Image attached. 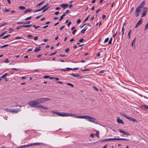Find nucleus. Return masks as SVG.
Returning <instances> with one entry per match:
<instances>
[{"label":"nucleus","mask_w":148,"mask_h":148,"mask_svg":"<svg viewBox=\"0 0 148 148\" xmlns=\"http://www.w3.org/2000/svg\"><path fill=\"white\" fill-rule=\"evenodd\" d=\"M52 112L56 114L59 116H74L75 118H80V119H87V120L90 122L97 124L95 123L94 121H93V120H95V119L94 117L89 116L87 115H83L82 116H75V114H72V113H69L63 112H60L54 111H52Z\"/></svg>","instance_id":"obj_1"},{"label":"nucleus","mask_w":148,"mask_h":148,"mask_svg":"<svg viewBox=\"0 0 148 148\" xmlns=\"http://www.w3.org/2000/svg\"><path fill=\"white\" fill-rule=\"evenodd\" d=\"M38 105L39 104L42 103L46 102L47 101L50 100V99L48 98H41L36 99Z\"/></svg>","instance_id":"obj_2"},{"label":"nucleus","mask_w":148,"mask_h":148,"mask_svg":"<svg viewBox=\"0 0 148 148\" xmlns=\"http://www.w3.org/2000/svg\"><path fill=\"white\" fill-rule=\"evenodd\" d=\"M28 104L31 107H38V105L36 100L29 101Z\"/></svg>","instance_id":"obj_3"},{"label":"nucleus","mask_w":148,"mask_h":148,"mask_svg":"<svg viewBox=\"0 0 148 148\" xmlns=\"http://www.w3.org/2000/svg\"><path fill=\"white\" fill-rule=\"evenodd\" d=\"M141 10V8L138 7L136 8L135 11V14L136 17H137L139 15Z\"/></svg>","instance_id":"obj_4"},{"label":"nucleus","mask_w":148,"mask_h":148,"mask_svg":"<svg viewBox=\"0 0 148 148\" xmlns=\"http://www.w3.org/2000/svg\"><path fill=\"white\" fill-rule=\"evenodd\" d=\"M141 108L144 110H147L148 109V105H144L141 106Z\"/></svg>","instance_id":"obj_5"},{"label":"nucleus","mask_w":148,"mask_h":148,"mask_svg":"<svg viewBox=\"0 0 148 148\" xmlns=\"http://www.w3.org/2000/svg\"><path fill=\"white\" fill-rule=\"evenodd\" d=\"M119 131L121 133H123V134H125V135H130V134L127 132H125L124 131H123L122 130H121V129H119Z\"/></svg>","instance_id":"obj_6"},{"label":"nucleus","mask_w":148,"mask_h":148,"mask_svg":"<svg viewBox=\"0 0 148 148\" xmlns=\"http://www.w3.org/2000/svg\"><path fill=\"white\" fill-rule=\"evenodd\" d=\"M127 119L134 122H137V121L132 117L128 116Z\"/></svg>","instance_id":"obj_7"},{"label":"nucleus","mask_w":148,"mask_h":148,"mask_svg":"<svg viewBox=\"0 0 148 148\" xmlns=\"http://www.w3.org/2000/svg\"><path fill=\"white\" fill-rule=\"evenodd\" d=\"M38 108H40L41 109L44 110H47L48 109V108L45 106H42L41 105H39Z\"/></svg>","instance_id":"obj_8"},{"label":"nucleus","mask_w":148,"mask_h":148,"mask_svg":"<svg viewBox=\"0 0 148 148\" xmlns=\"http://www.w3.org/2000/svg\"><path fill=\"white\" fill-rule=\"evenodd\" d=\"M117 121L118 123L123 124L122 120L120 119L119 117L117 118Z\"/></svg>","instance_id":"obj_9"},{"label":"nucleus","mask_w":148,"mask_h":148,"mask_svg":"<svg viewBox=\"0 0 148 148\" xmlns=\"http://www.w3.org/2000/svg\"><path fill=\"white\" fill-rule=\"evenodd\" d=\"M42 144L41 143H33L32 144H29L30 147L34 146V145H40Z\"/></svg>","instance_id":"obj_10"},{"label":"nucleus","mask_w":148,"mask_h":148,"mask_svg":"<svg viewBox=\"0 0 148 148\" xmlns=\"http://www.w3.org/2000/svg\"><path fill=\"white\" fill-rule=\"evenodd\" d=\"M60 6L62 7L63 8H64L68 7L69 6V5L68 4L66 3V4H61Z\"/></svg>","instance_id":"obj_11"},{"label":"nucleus","mask_w":148,"mask_h":148,"mask_svg":"<svg viewBox=\"0 0 148 148\" xmlns=\"http://www.w3.org/2000/svg\"><path fill=\"white\" fill-rule=\"evenodd\" d=\"M12 112L14 113H17L18 111H20V110H19L18 109H14L12 108Z\"/></svg>","instance_id":"obj_12"},{"label":"nucleus","mask_w":148,"mask_h":148,"mask_svg":"<svg viewBox=\"0 0 148 148\" xmlns=\"http://www.w3.org/2000/svg\"><path fill=\"white\" fill-rule=\"evenodd\" d=\"M4 110L7 112H12V109L6 108Z\"/></svg>","instance_id":"obj_13"},{"label":"nucleus","mask_w":148,"mask_h":148,"mask_svg":"<svg viewBox=\"0 0 148 148\" xmlns=\"http://www.w3.org/2000/svg\"><path fill=\"white\" fill-rule=\"evenodd\" d=\"M145 4V2L144 1H143L141 3V4H140V5H139L138 7L142 8L143 7L144 5Z\"/></svg>","instance_id":"obj_14"},{"label":"nucleus","mask_w":148,"mask_h":148,"mask_svg":"<svg viewBox=\"0 0 148 148\" xmlns=\"http://www.w3.org/2000/svg\"><path fill=\"white\" fill-rule=\"evenodd\" d=\"M70 75L75 77H78L79 76V75L78 74H77V73L76 74H74V73H72V74H70Z\"/></svg>","instance_id":"obj_15"},{"label":"nucleus","mask_w":148,"mask_h":148,"mask_svg":"<svg viewBox=\"0 0 148 148\" xmlns=\"http://www.w3.org/2000/svg\"><path fill=\"white\" fill-rule=\"evenodd\" d=\"M72 70V69L71 68H66V69H62L61 70L62 71H68L69 70Z\"/></svg>","instance_id":"obj_16"},{"label":"nucleus","mask_w":148,"mask_h":148,"mask_svg":"<svg viewBox=\"0 0 148 148\" xmlns=\"http://www.w3.org/2000/svg\"><path fill=\"white\" fill-rule=\"evenodd\" d=\"M40 47H39L38 48L36 47L35 49L34 50V51L35 52H38V51H39L41 49H40Z\"/></svg>","instance_id":"obj_17"},{"label":"nucleus","mask_w":148,"mask_h":148,"mask_svg":"<svg viewBox=\"0 0 148 148\" xmlns=\"http://www.w3.org/2000/svg\"><path fill=\"white\" fill-rule=\"evenodd\" d=\"M119 138H109L108 139V141L110 140H119Z\"/></svg>","instance_id":"obj_18"},{"label":"nucleus","mask_w":148,"mask_h":148,"mask_svg":"<svg viewBox=\"0 0 148 148\" xmlns=\"http://www.w3.org/2000/svg\"><path fill=\"white\" fill-rule=\"evenodd\" d=\"M147 7H145L143 8V10L142 11V12L143 13H147Z\"/></svg>","instance_id":"obj_19"},{"label":"nucleus","mask_w":148,"mask_h":148,"mask_svg":"<svg viewBox=\"0 0 148 148\" xmlns=\"http://www.w3.org/2000/svg\"><path fill=\"white\" fill-rule=\"evenodd\" d=\"M49 5V4L48 3H47L45 5L43 6L41 8V9L42 10H44L45 8L47 7Z\"/></svg>","instance_id":"obj_20"},{"label":"nucleus","mask_w":148,"mask_h":148,"mask_svg":"<svg viewBox=\"0 0 148 148\" xmlns=\"http://www.w3.org/2000/svg\"><path fill=\"white\" fill-rule=\"evenodd\" d=\"M142 23V19L139 20L137 23V25H140Z\"/></svg>","instance_id":"obj_21"},{"label":"nucleus","mask_w":148,"mask_h":148,"mask_svg":"<svg viewBox=\"0 0 148 148\" xmlns=\"http://www.w3.org/2000/svg\"><path fill=\"white\" fill-rule=\"evenodd\" d=\"M32 26V24L29 25H23V27H26V28L30 27Z\"/></svg>","instance_id":"obj_22"},{"label":"nucleus","mask_w":148,"mask_h":148,"mask_svg":"<svg viewBox=\"0 0 148 148\" xmlns=\"http://www.w3.org/2000/svg\"><path fill=\"white\" fill-rule=\"evenodd\" d=\"M121 114L124 117L127 119L128 116L126 115V114L125 113H121Z\"/></svg>","instance_id":"obj_23"},{"label":"nucleus","mask_w":148,"mask_h":148,"mask_svg":"<svg viewBox=\"0 0 148 148\" xmlns=\"http://www.w3.org/2000/svg\"><path fill=\"white\" fill-rule=\"evenodd\" d=\"M32 10L31 9H28L24 11V13H26L28 12H31Z\"/></svg>","instance_id":"obj_24"},{"label":"nucleus","mask_w":148,"mask_h":148,"mask_svg":"<svg viewBox=\"0 0 148 148\" xmlns=\"http://www.w3.org/2000/svg\"><path fill=\"white\" fill-rule=\"evenodd\" d=\"M8 75V74L7 73H5L3 75L1 76L0 78H5V77H6V76H7Z\"/></svg>","instance_id":"obj_25"},{"label":"nucleus","mask_w":148,"mask_h":148,"mask_svg":"<svg viewBox=\"0 0 148 148\" xmlns=\"http://www.w3.org/2000/svg\"><path fill=\"white\" fill-rule=\"evenodd\" d=\"M19 8L22 10H23L25 9V8L24 6H21L19 7Z\"/></svg>","instance_id":"obj_26"},{"label":"nucleus","mask_w":148,"mask_h":148,"mask_svg":"<svg viewBox=\"0 0 148 148\" xmlns=\"http://www.w3.org/2000/svg\"><path fill=\"white\" fill-rule=\"evenodd\" d=\"M119 140H124L126 141H128L129 140V139L124 138H119Z\"/></svg>","instance_id":"obj_27"},{"label":"nucleus","mask_w":148,"mask_h":148,"mask_svg":"<svg viewBox=\"0 0 148 148\" xmlns=\"http://www.w3.org/2000/svg\"><path fill=\"white\" fill-rule=\"evenodd\" d=\"M112 38H110L109 41L108 42V44L110 45V44H112Z\"/></svg>","instance_id":"obj_28"},{"label":"nucleus","mask_w":148,"mask_h":148,"mask_svg":"<svg viewBox=\"0 0 148 148\" xmlns=\"http://www.w3.org/2000/svg\"><path fill=\"white\" fill-rule=\"evenodd\" d=\"M10 36V35H7L5 36H3L2 38V39H3L7 38H8Z\"/></svg>","instance_id":"obj_29"},{"label":"nucleus","mask_w":148,"mask_h":148,"mask_svg":"<svg viewBox=\"0 0 148 148\" xmlns=\"http://www.w3.org/2000/svg\"><path fill=\"white\" fill-rule=\"evenodd\" d=\"M121 32H122V36H123V35L124 34V28L123 27V26L122 27V30H121Z\"/></svg>","instance_id":"obj_30"},{"label":"nucleus","mask_w":148,"mask_h":148,"mask_svg":"<svg viewBox=\"0 0 148 148\" xmlns=\"http://www.w3.org/2000/svg\"><path fill=\"white\" fill-rule=\"evenodd\" d=\"M99 131H97L96 133V135L97 136V137L98 138H99Z\"/></svg>","instance_id":"obj_31"},{"label":"nucleus","mask_w":148,"mask_h":148,"mask_svg":"<svg viewBox=\"0 0 148 148\" xmlns=\"http://www.w3.org/2000/svg\"><path fill=\"white\" fill-rule=\"evenodd\" d=\"M148 28V23L145 25V28L144 29V30H145L146 29Z\"/></svg>","instance_id":"obj_32"},{"label":"nucleus","mask_w":148,"mask_h":148,"mask_svg":"<svg viewBox=\"0 0 148 148\" xmlns=\"http://www.w3.org/2000/svg\"><path fill=\"white\" fill-rule=\"evenodd\" d=\"M66 84L67 85L69 86H71L72 87H73L74 86V85L70 83H67Z\"/></svg>","instance_id":"obj_33"},{"label":"nucleus","mask_w":148,"mask_h":148,"mask_svg":"<svg viewBox=\"0 0 148 148\" xmlns=\"http://www.w3.org/2000/svg\"><path fill=\"white\" fill-rule=\"evenodd\" d=\"M23 39V38L22 37L20 36L18 37H16L15 38V39Z\"/></svg>","instance_id":"obj_34"},{"label":"nucleus","mask_w":148,"mask_h":148,"mask_svg":"<svg viewBox=\"0 0 148 148\" xmlns=\"http://www.w3.org/2000/svg\"><path fill=\"white\" fill-rule=\"evenodd\" d=\"M32 18V16H30V17L26 18H25V20H29L31 18Z\"/></svg>","instance_id":"obj_35"},{"label":"nucleus","mask_w":148,"mask_h":148,"mask_svg":"<svg viewBox=\"0 0 148 148\" xmlns=\"http://www.w3.org/2000/svg\"><path fill=\"white\" fill-rule=\"evenodd\" d=\"M132 31V30H130L129 32L128 33V38L129 39H130V33Z\"/></svg>","instance_id":"obj_36"},{"label":"nucleus","mask_w":148,"mask_h":148,"mask_svg":"<svg viewBox=\"0 0 148 148\" xmlns=\"http://www.w3.org/2000/svg\"><path fill=\"white\" fill-rule=\"evenodd\" d=\"M93 88L97 91H98L99 90L98 89L96 86H93Z\"/></svg>","instance_id":"obj_37"},{"label":"nucleus","mask_w":148,"mask_h":148,"mask_svg":"<svg viewBox=\"0 0 148 148\" xmlns=\"http://www.w3.org/2000/svg\"><path fill=\"white\" fill-rule=\"evenodd\" d=\"M44 1H42V2H41L40 3H39L38 4L37 6H40V5H42V4L43 3H44Z\"/></svg>","instance_id":"obj_38"},{"label":"nucleus","mask_w":148,"mask_h":148,"mask_svg":"<svg viewBox=\"0 0 148 148\" xmlns=\"http://www.w3.org/2000/svg\"><path fill=\"white\" fill-rule=\"evenodd\" d=\"M33 26L34 27L35 29H36L40 27L39 26H36L35 25H33Z\"/></svg>","instance_id":"obj_39"},{"label":"nucleus","mask_w":148,"mask_h":148,"mask_svg":"<svg viewBox=\"0 0 148 148\" xmlns=\"http://www.w3.org/2000/svg\"><path fill=\"white\" fill-rule=\"evenodd\" d=\"M86 31L85 29H84L82 30L81 31V32L82 33V34H84L85 33V32Z\"/></svg>","instance_id":"obj_40"},{"label":"nucleus","mask_w":148,"mask_h":148,"mask_svg":"<svg viewBox=\"0 0 148 148\" xmlns=\"http://www.w3.org/2000/svg\"><path fill=\"white\" fill-rule=\"evenodd\" d=\"M22 27H23V25H21V26L17 27H16V29H20Z\"/></svg>","instance_id":"obj_41"},{"label":"nucleus","mask_w":148,"mask_h":148,"mask_svg":"<svg viewBox=\"0 0 148 148\" xmlns=\"http://www.w3.org/2000/svg\"><path fill=\"white\" fill-rule=\"evenodd\" d=\"M7 31H5L4 32H3L2 34V35L3 36L4 35H5V34H7Z\"/></svg>","instance_id":"obj_42"},{"label":"nucleus","mask_w":148,"mask_h":148,"mask_svg":"<svg viewBox=\"0 0 148 148\" xmlns=\"http://www.w3.org/2000/svg\"><path fill=\"white\" fill-rule=\"evenodd\" d=\"M27 37L29 38H32L33 37V36L32 35H28Z\"/></svg>","instance_id":"obj_43"},{"label":"nucleus","mask_w":148,"mask_h":148,"mask_svg":"<svg viewBox=\"0 0 148 148\" xmlns=\"http://www.w3.org/2000/svg\"><path fill=\"white\" fill-rule=\"evenodd\" d=\"M7 24H8V23L6 22L3 23L0 25V27H1L3 26H4V25H7Z\"/></svg>","instance_id":"obj_44"},{"label":"nucleus","mask_w":148,"mask_h":148,"mask_svg":"<svg viewBox=\"0 0 148 148\" xmlns=\"http://www.w3.org/2000/svg\"><path fill=\"white\" fill-rule=\"evenodd\" d=\"M69 48H67L65 50V52L67 53L69 51Z\"/></svg>","instance_id":"obj_45"},{"label":"nucleus","mask_w":148,"mask_h":148,"mask_svg":"<svg viewBox=\"0 0 148 148\" xmlns=\"http://www.w3.org/2000/svg\"><path fill=\"white\" fill-rule=\"evenodd\" d=\"M108 40H109L108 38H106L104 41V42L105 43V42H107L108 41Z\"/></svg>","instance_id":"obj_46"},{"label":"nucleus","mask_w":148,"mask_h":148,"mask_svg":"<svg viewBox=\"0 0 148 148\" xmlns=\"http://www.w3.org/2000/svg\"><path fill=\"white\" fill-rule=\"evenodd\" d=\"M108 141V139H103V140H101L100 142H103V141Z\"/></svg>","instance_id":"obj_47"},{"label":"nucleus","mask_w":148,"mask_h":148,"mask_svg":"<svg viewBox=\"0 0 148 148\" xmlns=\"http://www.w3.org/2000/svg\"><path fill=\"white\" fill-rule=\"evenodd\" d=\"M17 24H23L24 23V22L23 21H21L19 22H18L17 23Z\"/></svg>","instance_id":"obj_48"},{"label":"nucleus","mask_w":148,"mask_h":148,"mask_svg":"<svg viewBox=\"0 0 148 148\" xmlns=\"http://www.w3.org/2000/svg\"><path fill=\"white\" fill-rule=\"evenodd\" d=\"M49 76L48 75H45L44 76L43 78L45 79L48 78L49 77Z\"/></svg>","instance_id":"obj_49"},{"label":"nucleus","mask_w":148,"mask_h":148,"mask_svg":"<svg viewBox=\"0 0 148 148\" xmlns=\"http://www.w3.org/2000/svg\"><path fill=\"white\" fill-rule=\"evenodd\" d=\"M42 10V9H41V8L40 9H38V10H36V11H35L34 12H39V11H40L41 10Z\"/></svg>","instance_id":"obj_50"},{"label":"nucleus","mask_w":148,"mask_h":148,"mask_svg":"<svg viewBox=\"0 0 148 148\" xmlns=\"http://www.w3.org/2000/svg\"><path fill=\"white\" fill-rule=\"evenodd\" d=\"M146 14V13H145V12L144 13L142 12L141 17H143L144 16H145V15Z\"/></svg>","instance_id":"obj_51"},{"label":"nucleus","mask_w":148,"mask_h":148,"mask_svg":"<svg viewBox=\"0 0 148 148\" xmlns=\"http://www.w3.org/2000/svg\"><path fill=\"white\" fill-rule=\"evenodd\" d=\"M30 21H27L26 22H24V23H23V24H28L30 23Z\"/></svg>","instance_id":"obj_52"},{"label":"nucleus","mask_w":148,"mask_h":148,"mask_svg":"<svg viewBox=\"0 0 148 148\" xmlns=\"http://www.w3.org/2000/svg\"><path fill=\"white\" fill-rule=\"evenodd\" d=\"M9 33H10L11 32H12L13 31V29H10L9 30Z\"/></svg>","instance_id":"obj_53"},{"label":"nucleus","mask_w":148,"mask_h":148,"mask_svg":"<svg viewBox=\"0 0 148 148\" xmlns=\"http://www.w3.org/2000/svg\"><path fill=\"white\" fill-rule=\"evenodd\" d=\"M56 52H55L52 53H51V54H50V55H49V56H52V55H54L56 53Z\"/></svg>","instance_id":"obj_54"},{"label":"nucleus","mask_w":148,"mask_h":148,"mask_svg":"<svg viewBox=\"0 0 148 148\" xmlns=\"http://www.w3.org/2000/svg\"><path fill=\"white\" fill-rule=\"evenodd\" d=\"M77 31L76 29L74 30L72 32V34L73 35H74L75 32H76Z\"/></svg>","instance_id":"obj_55"},{"label":"nucleus","mask_w":148,"mask_h":148,"mask_svg":"<svg viewBox=\"0 0 148 148\" xmlns=\"http://www.w3.org/2000/svg\"><path fill=\"white\" fill-rule=\"evenodd\" d=\"M81 21L80 19H78L77 21V24L79 23H80Z\"/></svg>","instance_id":"obj_56"},{"label":"nucleus","mask_w":148,"mask_h":148,"mask_svg":"<svg viewBox=\"0 0 148 148\" xmlns=\"http://www.w3.org/2000/svg\"><path fill=\"white\" fill-rule=\"evenodd\" d=\"M90 16V15H89L88 16H87L86 18L85 19V20L84 21V22H85V21H86L88 19V18Z\"/></svg>","instance_id":"obj_57"},{"label":"nucleus","mask_w":148,"mask_h":148,"mask_svg":"<svg viewBox=\"0 0 148 148\" xmlns=\"http://www.w3.org/2000/svg\"><path fill=\"white\" fill-rule=\"evenodd\" d=\"M135 39H136V38H135L134 39V40L132 42V43H131V46H133V44H134V41L135 40Z\"/></svg>","instance_id":"obj_58"},{"label":"nucleus","mask_w":148,"mask_h":148,"mask_svg":"<svg viewBox=\"0 0 148 148\" xmlns=\"http://www.w3.org/2000/svg\"><path fill=\"white\" fill-rule=\"evenodd\" d=\"M82 71H89L90 70L89 69H85L83 70H82Z\"/></svg>","instance_id":"obj_59"},{"label":"nucleus","mask_w":148,"mask_h":148,"mask_svg":"<svg viewBox=\"0 0 148 148\" xmlns=\"http://www.w3.org/2000/svg\"><path fill=\"white\" fill-rule=\"evenodd\" d=\"M94 134H91L90 136L92 138H93L94 137Z\"/></svg>","instance_id":"obj_60"},{"label":"nucleus","mask_w":148,"mask_h":148,"mask_svg":"<svg viewBox=\"0 0 148 148\" xmlns=\"http://www.w3.org/2000/svg\"><path fill=\"white\" fill-rule=\"evenodd\" d=\"M63 18H64L63 16H60V18L59 19V21H61L62 19H63Z\"/></svg>","instance_id":"obj_61"},{"label":"nucleus","mask_w":148,"mask_h":148,"mask_svg":"<svg viewBox=\"0 0 148 148\" xmlns=\"http://www.w3.org/2000/svg\"><path fill=\"white\" fill-rule=\"evenodd\" d=\"M106 18V16L105 15H103L102 18L103 19H105Z\"/></svg>","instance_id":"obj_62"},{"label":"nucleus","mask_w":148,"mask_h":148,"mask_svg":"<svg viewBox=\"0 0 148 148\" xmlns=\"http://www.w3.org/2000/svg\"><path fill=\"white\" fill-rule=\"evenodd\" d=\"M83 40H84V39H83L82 38L81 39H80L79 40V42H82L83 41Z\"/></svg>","instance_id":"obj_63"},{"label":"nucleus","mask_w":148,"mask_h":148,"mask_svg":"<svg viewBox=\"0 0 148 148\" xmlns=\"http://www.w3.org/2000/svg\"><path fill=\"white\" fill-rule=\"evenodd\" d=\"M34 40H37L38 39V37L37 36H36L34 38Z\"/></svg>","instance_id":"obj_64"}]
</instances>
